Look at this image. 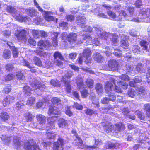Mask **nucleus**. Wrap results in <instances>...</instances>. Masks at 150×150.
<instances>
[{
	"label": "nucleus",
	"instance_id": "1",
	"mask_svg": "<svg viewBox=\"0 0 150 150\" xmlns=\"http://www.w3.org/2000/svg\"><path fill=\"white\" fill-rule=\"evenodd\" d=\"M110 82H107L105 85V90L106 92H109L113 90L117 93L122 92V90L120 88L115 85L117 81L113 78L110 79Z\"/></svg>",
	"mask_w": 150,
	"mask_h": 150
},
{
	"label": "nucleus",
	"instance_id": "2",
	"mask_svg": "<svg viewBox=\"0 0 150 150\" xmlns=\"http://www.w3.org/2000/svg\"><path fill=\"white\" fill-rule=\"evenodd\" d=\"M139 18H135L132 19V21L134 22H140L142 21L141 20L139 19L142 18H145L150 16V8H147V9H143L140 12L139 15Z\"/></svg>",
	"mask_w": 150,
	"mask_h": 150
},
{
	"label": "nucleus",
	"instance_id": "3",
	"mask_svg": "<svg viewBox=\"0 0 150 150\" xmlns=\"http://www.w3.org/2000/svg\"><path fill=\"white\" fill-rule=\"evenodd\" d=\"M30 85L32 87L33 90L36 92H37V91H37V90H38V91L39 92H40V91H42L46 88V86L44 84L41 83L37 80L33 81L30 83Z\"/></svg>",
	"mask_w": 150,
	"mask_h": 150
},
{
	"label": "nucleus",
	"instance_id": "4",
	"mask_svg": "<svg viewBox=\"0 0 150 150\" xmlns=\"http://www.w3.org/2000/svg\"><path fill=\"white\" fill-rule=\"evenodd\" d=\"M64 140L61 137H59L57 142L53 143V150H63L64 144Z\"/></svg>",
	"mask_w": 150,
	"mask_h": 150
},
{
	"label": "nucleus",
	"instance_id": "5",
	"mask_svg": "<svg viewBox=\"0 0 150 150\" xmlns=\"http://www.w3.org/2000/svg\"><path fill=\"white\" fill-rule=\"evenodd\" d=\"M24 148L25 150H42L32 141L25 142L24 144Z\"/></svg>",
	"mask_w": 150,
	"mask_h": 150
},
{
	"label": "nucleus",
	"instance_id": "6",
	"mask_svg": "<svg viewBox=\"0 0 150 150\" xmlns=\"http://www.w3.org/2000/svg\"><path fill=\"white\" fill-rule=\"evenodd\" d=\"M27 33V31L24 29L21 30H18L16 35L18 40L25 41L27 39L26 35Z\"/></svg>",
	"mask_w": 150,
	"mask_h": 150
},
{
	"label": "nucleus",
	"instance_id": "7",
	"mask_svg": "<svg viewBox=\"0 0 150 150\" xmlns=\"http://www.w3.org/2000/svg\"><path fill=\"white\" fill-rule=\"evenodd\" d=\"M110 71H115L118 68V62L115 60L113 59L110 60L108 62Z\"/></svg>",
	"mask_w": 150,
	"mask_h": 150
},
{
	"label": "nucleus",
	"instance_id": "8",
	"mask_svg": "<svg viewBox=\"0 0 150 150\" xmlns=\"http://www.w3.org/2000/svg\"><path fill=\"white\" fill-rule=\"evenodd\" d=\"M48 114L50 115L53 114L60 116L61 115V112L59 109L55 106H50L48 110Z\"/></svg>",
	"mask_w": 150,
	"mask_h": 150
},
{
	"label": "nucleus",
	"instance_id": "9",
	"mask_svg": "<svg viewBox=\"0 0 150 150\" xmlns=\"http://www.w3.org/2000/svg\"><path fill=\"white\" fill-rule=\"evenodd\" d=\"M96 33L98 36H100L101 38H104L105 40H107L108 37H110L111 35L110 33L104 32L101 33L100 30L97 27L94 28Z\"/></svg>",
	"mask_w": 150,
	"mask_h": 150
},
{
	"label": "nucleus",
	"instance_id": "10",
	"mask_svg": "<svg viewBox=\"0 0 150 150\" xmlns=\"http://www.w3.org/2000/svg\"><path fill=\"white\" fill-rule=\"evenodd\" d=\"M25 12L28 15L31 17L36 16L38 13L37 10L34 7H30L28 9H26Z\"/></svg>",
	"mask_w": 150,
	"mask_h": 150
},
{
	"label": "nucleus",
	"instance_id": "11",
	"mask_svg": "<svg viewBox=\"0 0 150 150\" xmlns=\"http://www.w3.org/2000/svg\"><path fill=\"white\" fill-rule=\"evenodd\" d=\"M13 142L14 147L17 150L19 149L22 146L23 142L18 137H15L13 139Z\"/></svg>",
	"mask_w": 150,
	"mask_h": 150
},
{
	"label": "nucleus",
	"instance_id": "12",
	"mask_svg": "<svg viewBox=\"0 0 150 150\" xmlns=\"http://www.w3.org/2000/svg\"><path fill=\"white\" fill-rule=\"evenodd\" d=\"M14 96L9 95L5 98L3 102V105L4 106L8 105L10 103H12L15 101Z\"/></svg>",
	"mask_w": 150,
	"mask_h": 150
},
{
	"label": "nucleus",
	"instance_id": "13",
	"mask_svg": "<svg viewBox=\"0 0 150 150\" xmlns=\"http://www.w3.org/2000/svg\"><path fill=\"white\" fill-rule=\"evenodd\" d=\"M61 81L65 84L66 91L69 93L71 92V86L70 85V81L66 80V78L63 77L62 78Z\"/></svg>",
	"mask_w": 150,
	"mask_h": 150
},
{
	"label": "nucleus",
	"instance_id": "14",
	"mask_svg": "<svg viewBox=\"0 0 150 150\" xmlns=\"http://www.w3.org/2000/svg\"><path fill=\"white\" fill-rule=\"evenodd\" d=\"M93 57L94 60L97 62H103L104 61L103 57L98 52H95Z\"/></svg>",
	"mask_w": 150,
	"mask_h": 150
},
{
	"label": "nucleus",
	"instance_id": "15",
	"mask_svg": "<svg viewBox=\"0 0 150 150\" xmlns=\"http://www.w3.org/2000/svg\"><path fill=\"white\" fill-rule=\"evenodd\" d=\"M77 23L82 28H84V25H86V18L84 16H79L76 17Z\"/></svg>",
	"mask_w": 150,
	"mask_h": 150
},
{
	"label": "nucleus",
	"instance_id": "16",
	"mask_svg": "<svg viewBox=\"0 0 150 150\" xmlns=\"http://www.w3.org/2000/svg\"><path fill=\"white\" fill-rule=\"evenodd\" d=\"M50 43L47 40H40L38 42V45L40 49H43L48 46Z\"/></svg>",
	"mask_w": 150,
	"mask_h": 150
},
{
	"label": "nucleus",
	"instance_id": "17",
	"mask_svg": "<svg viewBox=\"0 0 150 150\" xmlns=\"http://www.w3.org/2000/svg\"><path fill=\"white\" fill-rule=\"evenodd\" d=\"M128 39L129 37L126 36L125 37V38H123V39L120 41L121 46L124 49H127L129 45V43L128 41Z\"/></svg>",
	"mask_w": 150,
	"mask_h": 150
},
{
	"label": "nucleus",
	"instance_id": "18",
	"mask_svg": "<svg viewBox=\"0 0 150 150\" xmlns=\"http://www.w3.org/2000/svg\"><path fill=\"white\" fill-rule=\"evenodd\" d=\"M37 121L40 124H44L46 121V117L41 114L37 115L36 116Z\"/></svg>",
	"mask_w": 150,
	"mask_h": 150
},
{
	"label": "nucleus",
	"instance_id": "19",
	"mask_svg": "<svg viewBox=\"0 0 150 150\" xmlns=\"http://www.w3.org/2000/svg\"><path fill=\"white\" fill-rule=\"evenodd\" d=\"M125 129V127L124 124L121 123H119L118 124L116 123L115 125L114 126V130L116 132V131L121 132Z\"/></svg>",
	"mask_w": 150,
	"mask_h": 150
},
{
	"label": "nucleus",
	"instance_id": "20",
	"mask_svg": "<svg viewBox=\"0 0 150 150\" xmlns=\"http://www.w3.org/2000/svg\"><path fill=\"white\" fill-rule=\"evenodd\" d=\"M77 35L76 34L71 33L67 35V39L68 41L71 43L76 41L77 39Z\"/></svg>",
	"mask_w": 150,
	"mask_h": 150
},
{
	"label": "nucleus",
	"instance_id": "21",
	"mask_svg": "<svg viewBox=\"0 0 150 150\" xmlns=\"http://www.w3.org/2000/svg\"><path fill=\"white\" fill-rule=\"evenodd\" d=\"M68 121L63 118H60L58 120V125L60 127L68 126Z\"/></svg>",
	"mask_w": 150,
	"mask_h": 150
},
{
	"label": "nucleus",
	"instance_id": "22",
	"mask_svg": "<svg viewBox=\"0 0 150 150\" xmlns=\"http://www.w3.org/2000/svg\"><path fill=\"white\" fill-rule=\"evenodd\" d=\"M136 70L139 73H143L146 72V69L143 65L141 63H139L136 67Z\"/></svg>",
	"mask_w": 150,
	"mask_h": 150
},
{
	"label": "nucleus",
	"instance_id": "23",
	"mask_svg": "<svg viewBox=\"0 0 150 150\" xmlns=\"http://www.w3.org/2000/svg\"><path fill=\"white\" fill-rule=\"evenodd\" d=\"M11 52L8 49L5 50L3 52V56L5 59H9L11 56Z\"/></svg>",
	"mask_w": 150,
	"mask_h": 150
},
{
	"label": "nucleus",
	"instance_id": "24",
	"mask_svg": "<svg viewBox=\"0 0 150 150\" xmlns=\"http://www.w3.org/2000/svg\"><path fill=\"white\" fill-rule=\"evenodd\" d=\"M1 138L5 144H7L11 141L12 139L5 135H2Z\"/></svg>",
	"mask_w": 150,
	"mask_h": 150
},
{
	"label": "nucleus",
	"instance_id": "25",
	"mask_svg": "<svg viewBox=\"0 0 150 150\" xmlns=\"http://www.w3.org/2000/svg\"><path fill=\"white\" fill-rule=\"evenodd\" d=\"M91 53L90 49L87 48L84 50L83 52V56L86 59H88L91 56Z\"/></svg>",
	"mask_w": 150,
	"mask_h": 150
},
{
	"label": "nucleus",
	"instance_id": "26",
	"mask_svg": "<svg viewBox=\"0 0 150 150\" xmlns=\"http://www.w3.org/2000/svg\"><path fill=\"white\" fill-rule=\"evenodd\" d=\"M13 16L16 20L20 21H23L25 18V17L20 15V14L18 13H17L16 11L15 13L13 14Z\"/></svg>",
	"mask_w": 150,
	"mask_h": 150
},
{
	"label": "nucleus",
	"instance_id": "27",
	"mask_svg": "<svg viewBox=\"0 0 150 150\" xmlns=\"http://www.w3.org/2000/svg\"><path fill=\"white\" fill-rule=\"evenodd\" d=\"M112 38H111L110 39L112 43L114 45H117L118 42V36L116 34H113L112 35Z\"/></svg>",
	"mask_w": 150,
	"mask_h": 150
},
{
	"label": "nucleus",
	"instance_id": "28",
	"mask_svg": "<svg viewBox=\"0 0 150 150\" xmlns=\"http://www.w3.org/2000/svg\"><path fill=\"white\" fill-rule=\"evenodd\" d=\"M23 92L26 96H30L31 94V89L29 86H24L23 88Z\"/></svg>",
	"mask_w": 150,
	"mask_h": 150
},
{
	"label": "nucleus",
	"instance_id": "29",
	"mask_svg": "<svg viewBox=\"0 0 150 150\" xmlns=\"http://www.w3.org/2000/svg\"><path fill=\"white\" fill-rule=\"evenodd\" d=\"M0 117L1 119L4 121L8 120L10 117L8 114L5 112H2L1 113Z\"/></svg>",
	"mask_w": 150,
	"mask_h": 150
},
{
	"label": "nucleus",
	"instance_id": "30",
	"mask_svg": "<svg viewBox=\"0 0 150 150\" xmlns=\"http://www.w3.org/2000/svg\"><path fill=\"white\" fill-rule=\"evenodd\" d=\"M95 89L98 94H100L103 90V86L101 84L97 83L96 84Z\"/></svg>",
	"mask_w": 150,
	"mask_h": 150
},
{
	"label": "nucleus",
	"instance_id": "31",
	"mask_svg": "<svg viewBox=\"0 0 150 150\" xmlns=\"http://www.w3.org/2000/svg\"><path fill=\"white\" fill-rule=\"evenodd\" d=\"M24 117L26 121L27 122L32 121L33 119V115L29 113H26L24 114Z\"/></svg>",
	"mask_w": 150,
	"mask_h": 150
},
{
	"label": "nucleus",
	"instance_id": "32",
	"mask_svg": "<svg viewBox=\"0 0 150 150\" xmlns=\"http://www.w3.org/2000/svg\"><path fill=\"white\" fill-rule=\"evenodd\" d=\"M58 33L57 32H54L53 33L54 36L52 37V42L53 43V45L55 47L57 45V37L58 35Z\"/></svg>",
	"mask_w": 150,
	"mask_h": 150
},
{
	"label": "nucleus",
	"instance_id": "33",
	"mask_svg": "<svg viewBox=\"0 0 150 150\" xmlns=\"http://www.w3.org/2000/svg\"><path fill=\"white\" fill-rule=\"evenodd\" d=\"M144 109L146 111L147 116L150 117V104H147L144 105Z\"/></svg>",
	"mask_w": 150,
	"mask_h": 150
},
{
	"label": "nucleus",
	"instance_id": "34",
	"mask_svg": "<svg viewBox=\"0 0 150 150\" xmlns=\"http://www.w3.org/2000/svg\"><path fill=\"white\" fill-rule=\"evenodd\" d=\"M33 60L35 65L39 67L41 66L42 65V62L39 58L36 57H35L34 58Z\"/></svg>",
	"mask_w": 150,
	"mask_h": 150
},
{
	"label": "nucleus",
	"instance_id": "35",
	"mask_svg": "<svg viewBox=\"0 0 150 150\" xmlns=\"http://www.w3.org/2000/svg\"><path fill=\"white\" fill-rule=\"evenodd\" d=\"M16 76L18 80H21L23 79L25 77L23 73L21 71H18L16 72Z\"/></svg>",
	"mask_w": 150,
	"mask_h": 150
},
{
	"label": "nucleus",
	"instance_id": "36",
	"mask_svg": "<svg viewBox=\"0 0 150 150\" xmlns=\"http://www.w3.org/2000/svg\"><path fill=\"white\" fill-rule=\"evenodd\" d=\"M102 142L101 140L99 139H97L95 140V144L93 146H88V148H91V149H95L100 144H101Z\"/></svg>",
	"mask_w": 150,
	"mask_h": 150
},
{
	"label": "nucleus",
	"instance_id": "37",
	"mask_svg": "<svg viewBox=\"0 0 150 150\" xmlns=\"http://www.w3.org/2000/svg\"><path fill=\"white\" fill-rule=\"evenodd\" d=\"M53 56L54 58L56 59L57 58L62 60H63L64 59L61 53L58 51L55 52Z\"/></svg>",
	"mask_w": 150,
	"mask_h": 150
},
{
	"label": "nucleus",
	"instance_id": "38",
	"mask_svg": "<svg viewBox=\"0 0 150 150\" xmlns=\"http://www.w3.org/2000/svg\"><path fill=\"white\" fill-rule=\"evenodd\" d=\"M94 82L93 80L90 79H87L86 80V83L90 88H92L93 87Z\"/></svg>",
	"mask_w": 150,
	"mask_h": 150
},
{
	"label": "nucleus",
	"instance_id": "39",
	"mask_svg": "<svg viewBox=\"0 0 150 150\" xmlns=\"http://www.w3.org/2000/svg\"><path fill=\"white\" fill-rule=\"evenodd\" d=\"M35 101V98L34 97H31L28 98L27 101V104L28 105H33Z\"/></svg>",
	"mask_w": 150,
	"mask_h": 150
},
{
	"label": "nucleus",
	"instance_id": "40",
	"mask_svg": "<svg viewBox=\"0 0 150 150\" xmlns=\"http://www.w3.org/2000/svg\"><path fill=\"white\" fill-rule=\"evenodd\" d=\"M51 101L52 103L56 105H58L60 104V99L57 97H54L51 99Z\"/></svg>",
	"mask_w": 150,
	"mask_h": 150
},
{
	"label": "nucleus",
	"instance_id": "41",
	"mask_svg": "<svg viewBox=\"0 0 150 150\" xmlns=\"http://www.w3.org/2000/svg\"><path fill=\"white\" fill-rule=\"evenodd\" d=\"M132 50L133 53L138 54L140 52V48L137 45H133L132 47Z\"/></svg>",
	"mask_w": 150,
	"mask_h": 150
},
{
	"label": "nucleus",
	"instance_id": "42",
	"mask_svg": "<svg viewBox=\"0 0 150 150\" xmlns=\"http://www.w3.org/2000/svg\"><path fill=\"white\" fill-rule=\"evenodd\" d=\"M115 51L113 52V54L115 55L117 57H120L122 55L121 51L118 49H114Z\"/></svg>",
	"mask_w": 150,
	"mask_h": 150
},
{
	"label": "nucleus",
	"instance_id": "43",
	"mask_svg": "<svg viewBox=\"0 0 150 150\" xmlns=\"http://www.w3.org/2000/svg\"><path fill=\"white\" fill-rule=\"evenodd\" d=\"M104 131L107 133H109L114 129V126L112 125H106L104 127Z\"/></svg>",
	"mask_w": 150,
	"mask_h": 150
},
{
	"label": "nucleus",
	"instance_id": "44",
	"mask_svg": "<svg viewBox=\"0 0 150 150\" xmlns=\"http://www.w3.org/2000/svg\"><path fill=\"white\" fill-rule=\"evenodd\" d=\"M40 31L35 30H32V34L33 36L36 38H38L40 36Z\"/></svg>",
	"mask_w": 150,
	"mask_h": 150
},
{
	"label": "nucleus",
	"instance_id": "45",
	"mask_svg": "<svg viewBox=\"0 0 150 150\" xmlns=\"http://www.w3.org/2000/svg\"><path fill=\"white\" fill-rule=\"evenodd\" d=\"M119 146V144L118 143H111L108 144V145L106 147L107 149H114L117 148Z\"/></svg>",
	"mask_w": 150,
	"mask_h": 150
},
{
	"label": "nucleus",
	"instance_id": "46",
	"mask_svg": "<svg viewBox=\"0 0 150 150\" xmlns=\"http://www.w3.org/2000/svg\"><path fill=\"white\" fill-rule=\"evenodd\" d=\"M6 70L8 71H12L14 69L13 65L10 63L6 64L5 67Z\"/></svg>",
	"mask_w": 150,
	"mask_h": 150
},
{
	"label": "nucleus",
	"instance_id": "47",
	"mask_svg": "<svg viewBox=\"0 0 150 150\" xmlns=\"http://www.w3.org/2000/svg\"><path fill=\"white\" fill-rule=\"evenodd\" d=\"M140 45L142 47H143L144 50H146L147 48V46L149 44L148 42L144 40H141L140 42Z\"/></svg>",
	"mask_w": 150,
	"mask_h": 150
},
{
	"label": "nucleus",
	"instance_id": "48",
	"mask_svg": "<svg viewBox=\"0 0 150 150\" xmlns=\"http://www.w3.org/2000/svg\"><path fill=\"white\" fill-rule=\"evenodd\" d=\"M11 50L12 51L13 57L14 58L17 57L19 55V51L17 48H14Z\"/></svg>",
	"mask_w": 150,
	"mask_h": 150
},
{
	"label": "nucleus",
	"instance_id": "49",
	"mask_svg": "<svg viewBox=\"0 0 150 150\" xmlns=\"http://www.w3.org/2000/svg\"><path fill=\"white\" fill-rule=\"evenodd\" d=\"M109 100L114 101L115 100L116 97L115 95L112 93L110 92L109 93L108 97H107Z\"/></svg>",
	"mask_w": 150,
	"mask_h": 150
},
{
	"label": "nucleus",
	"instance_id": "50",
	"mask_svg": "<svg viewBox=\"0 0 150 150\" xmlns=\"http://www.w3.org/2000/svg\"><path fill=\"white\" fill-rule=\"evenodd\" d=\"M82 38L83 39L82 42H84V41L86 40L87 41H89L92 39V37L89 35L87 34L82 35Z\"/></svg>",
	"mask_w": 150,
	"mask_h": 150
},
{
	"label": "nucleus",
	"instance_id": "51",
	"mask_svg": "<svg viewBox=\"0 0 150 150\" xmlns=\"http://www.w3.org/2000/svg\"><path fill=\"white\" fill-rule=\"evenodd\" d=\"M44 17L45 20L48 21H54L55 19V18L51 15H45ZM56 20L57 21V19H56Z\"/></svg>",
	"mask_w": 150,
	"mask_h": 150
},
{
	"label": "nucleus",
	"instance_id": "52",
	"mask_svg": "<svg viewBox=\"0 0 150 150\" xmlns=\"http://www.w3.org/2000/svg\"><path fill=\"white\" fill-rule=\"evenodd\" d=\"M135 114L138 116V118L141 120H143L144 119V116L143 113L137 110L135 111Z\"/></svg>",
	"mask_w": 150,
	"mask_h": 150
},
{
	"label": "nucleus",
	"instance_id": "53",
	"mask_svg": "<svg viewBox=\"0 0 150 150\" xmlns=\"http://www.w3.org/2000/svg\"><path fill=\"white\" fill-rule=\"evenodd\" d=\"M59 26L62 28L63 29L66 30L68 28V24L67 23L65 22H62L59 24Z\"/></svg>",
	"mask_w": 150,
	"mask_h": 150
},
{
	"label": "nucleus",
	"instance_id": "54",
	"mask_svg": "<svg viewBox=\"0 0 150 150\" xmlns=\"http://www.w3.org/2000/svg\"><path fill=\"white\" fill-rule=\"evenodd\" d=\"M11 86L10 84L6 85L4 88V91L6 93H9L11 91Z\"/></svg>",
	"mask_w": 150,
	"mask_h": 150
},
{
	"label": "nucleus",
	"instance_id": "55",
	"mask_svg": "<svg viewBox=\"0 0 150 150\" xmlns=\"http://www.w3.org/2000/svg\"><path fill=\"white\" fill-rule=\"evenodd\" d=\"M119 78L121 79L124 80L125 81H128L129 80V77L126 74H123L120 76Z\"/></svg>",
	"mask_w": 150,
	"mask_h": 150
},
{
	"label": "nucleus",
	"instance_id": "56",
	"mask_svg": "<svg viewBox=\"0 0 150 150\" xmlns=\"http://www.w3.org/2000/svg\"><path fill=\"white\" fill-rule=\"evenodd\" d=\"M74 144L77 146H79L80 148L82 149H84L86 148H87L88 149V146L87 145H84L83 144V142L82 144H80V142H74Z\"/></svg>",
	"mask_w": 150,
	"mask_h": 150
},
{
	"label": "nucleus",
	"instance_id": "57",
	"mask_svg": "<svg viewBox=\"0 0 150 150\" xmlns=\"http://www.w3.org/2000/svg\"><path fill=\"white\" fill-rule=\"evenodd\" d=\"M107 14L110 18L115 20L116 17V15L114 12L109 11L107 12Z\"/></svg>",
	"mask_w": 150,
	"mask_h": 150
},
{
	"label": "nucleus",
	"instance_id": "58",
	"mask_svg": "<svg viewBox=\"0 0 150 150\" xmlns=\"http://www.w3.org/2000/svg\"><path fill=\"white\" fill-rule=\"evenodd\" d=\"M33 2L34 6L38 9L39 11L41 12H42L43 11L42 8L39 6V4L37 2L36 0H33Z\"/></svg>",
	"mask_w": 150,
	"mask_h": 150
},
{
	"label": "nucleus",
	"instance_id": "59",
	"mask_svg": "<svg viewBox=\"0 0 150 150\" xmlns=\"http://www.w3.org/2000/svg\"><path fill=\"white\" fill-rule=\"evenodd\" d=\"M28 43L33 46H35L36 45V42L34 39L32 37H30L28 39Z\"/></svg>",
	"mask_w": 150,
	"mask_h": 150
},
{
	"label": "nucleus",
	"instance_id": "60",
	"mask_svg": "<svg viewBox=\"0 0 150 150\" xmlns=\"http://www.w3.org/2000/svg\"><path fill=\"white\" fill-rule=\"evenodd\" d=\"M50 83L53 86L56 87H59L60 86V85L59 83L57 80L52 79L50 82Z\"/></svg>",
	"mask_w": 150,
	"mask_h": 150
},
{
	"label": "nucleus",
	"instance_id": "61",
	"mask_svg": "<svg viewBox=\"0 0 150 150\" xmlns=\"http://www.w3.org/2000/svg\"><path fill=\"white\" fill-rule=\"evenodd\" d=\"M24 105V104L22 103L21 101L17 102L16 103V108L18 110L22 108V107Z\"/></svg>",
	"mask_w": 150,
	"mask_h": 150
},
{
	"label": "nucleus",
	"instance_id": "62",
	"mask_svg": "<svg viewBox=\"0 0 150 150\" xmlns=\"http://www.w3.org/2000/svg\"><path fill=\"white\" fill-rule=\"evenodd\" d=\"M14 78L13 74H8L5 77V80L6 81H10L12 80Z\"/></svg>",
	"mask_w": 150,
	"mask_h": 150
},
{
	"label": "nucleus",
	"instance_id": "63",
	"mask_svg": "<svg viewBox=\"0 0 150 150\" xmlns=\"http://www.w3.org/2000/svg\"><path fill=\"white\" fill-rule=\"evenodd\" d=\"M119 85L123 88L124 89L127 88L128 85L127 83L122 81H120L118 83Z\"/></svg>",
	"mask_w": 150,
	"mask_h": 150
},
{
	"label": "nucleus",
	"instance_id": "64",
	"mask_svg": "<svg viewBox=\"0 0 150 150\" xmlns=\"http://www.w3.org/2000/svg\"><path fill=\"white\" fill-rule=\"evenodd\" d=\"M45 68H50L53 67V64L49 61H46L43 65Z\"/></svg>",
	"mask_w": 150,
	"mask_h": 150
}]
</instances>
